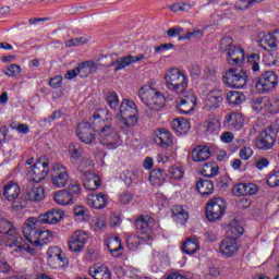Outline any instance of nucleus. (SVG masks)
<instances>
[{
	"mask_svg": "<svg viewBox=\"0 0 279 279\" xmlns=\"http://www.w3.org/2000/svg\"><path fill=\"white\" fill-rule=\"evenodd\" d=\"M107 247L114 258H119V256L123 254V245L121 244V239L117 236L109 240Z\"/></svg>",
	"mask_w": 279,
	"mask_h": 279,
	"instance_id": "nucleus-37",
	"label": "nucleus"
},
{
	"mask_svg": "<svg viewBox=\"0 0 279 279\" xmlns=\"http://www.w3.org/2000/svg\"><path fill=\"white\" fill-rule=\"evenodd\" d=\"M220 141H222V143H232V141H234V134H232V132H225L221 134Z\"/></svg>",
	"mask_w": 279,
	"mask_h": 279,
	"instance_id": "nucleus-63",
	"label": "nucleus"
},
{
	"mask_svg": "<svg viewBox=\"0 0 279 279\" xmlns=\"http://www.w3.org/2000/svg\"><path fill=\"white\" fill-rule=\"evenodd\" d=\"M247 64L251 66L254 73H257V71H260V54L258 53L248 54Z\"/></svg>",
	"mask_w": 279,
	"mask_h": 279,
	"instance_id": "nucleus-43",
	"label": "nucleus"
},
{
	"mask_svg": "<svg viewBox=\"0 0 279 279\" xmlns=\"http://www.w3.org/2000/svg\"><path fill=\"white\" fill-rule=\"evenodd\" d=\"M41 228L43 227H35L34 222L27 221L22 230L26 241L35 247H43V245H47V243L53 241V233L49 230L43 231Z\"/></svg>",
	"mask_w": 279,
	"mask_h": 279,
	"instance_id": "nucleus-3",
	"label": "nucleus"
},
{
	"mask_svg": "<svg viewBox=\"0 0 279 279\" xmlns=\"http://www.w3.org/2000/svg\"><path fill=\"white\" fill-rule=\"evenodd\" d=\"M134 199V194L126 192L120 195L119 202L120 204H130Z\"/></svg>",
	"mask_w": 279,
	"mask_h": 279,
	"instance_id": "nucleus-59",
	"label": "nucleus"
},
{
	"mask_svg": "<svg viewBox=\"0 0 279 279\" xmlns=\"http://www.w3.org/2000/svg\"><path fill=\"white\" fill-rule=\"evenodd\" d=\"M198 250L199 241H197V238H187L181 245V252H183V254H187L189 256H191V254H195Z\"/></svg>",
	"mask_w": 279,
	"mask_h": 279,
	"instance_id": "nucleus-33",
	"label": "nucleus"
},
{
	"mask_svg": "<svg viewBox=\"0 0 279 279\" xmlns=\"http://www.w3.org/2000/svg\"><path fill=\"white\" fill-rule=\"evenodd\" d=\"M219 250L222 256L232 258L239 252V244L234 239L225 238L219 245Z\"/></svg>",
	"mask_w": 279,
	"mask_h": 279,
	"instance_id": "nucleus-24",
	"label": "nucleus"
},
{
	"mask_svg": "<svg viewBox=\"0 0 279 279\" xmlns=\"http://www.w3.org/2000/svg\"><path fill=\"white\" fill-rule=\"evenodd\" d=\"M148 179L153 186H162L167 181V173L163 169H155L151 170Z\"/></svg>",
	"mask_w": 279,
	"mask_h": 279,
	"instance_id": "nucleus-31",
	"label": "nucleus"
},
{
	"mask_svg": "<svg viewBox=\"0 0 279 279\" xmlns=\"http://www.w3.org/2000/svg\"><path fill=\"white\" fill-rule=\"evenodd\" d=\"M3 194L8 202H14V199H17L19 195H21V187L19 186V184L10 182L4 186Z\"/></svg>",
	"mask_w": 279,
	"mask_h": 279,
	"instance_id": "nucleus-32",
	"label": "nucleus"
},
{
	"mask_svg": "<svg viewBox=\"0 0 279 279\" xmlns=\"http://www.w3.org/2000/svg\"><path fill=\"white\" fill-rule=\"evenodd\" d=\"M85 165L86 161L83 160L77 168L78 173H82L83 186L87 189V191H97V189L101 186V179L96 173L84 171Z\"/></svg>",
	"mask_w": 279,
	"mask_h": 279,
	"instance_id": "nucleus-15",
	"label": "nucleus"
},
{
	"mask_svg": "<svg viewBox=\"0 0 279 279\" xmlns=\"http://www.w3.org/2000/svg\"><path fill=\"white\" fill-rule=\"evenodd\" d=\"M99 142L107 149H117L121 145V137L114 132L112 125L105 124L100 130Z\"/></svg>",
	"mask_w": 279,
	"mask_h": 279,
	"instance_id": "nucleus-10",
	"label": "nucleus"
},
{
	"mask_svg": "<svg viewBox=\"0 0 279 279\" xmlns=\"http://www.w3.org/2000/svg\"><path fill=\"white\" fill-rule=\"evenodd\" d=\"M108 203V198L105 194H89L87 196V204L90 208H95L96 210H101V208H106V204Z\"/></svg>",
	"mask_w": 279,
	"mask_h": 279,
	"instance_id": "nucleus-26",
	"label": "nucleus"
},
{
	"mask_svg": "<svg viewBox=\"0 0 279 279\" xmlns=\"http://www.w3.org/2000/svg\"><path fill=\"white\" fill-rule=\"evenodd\" d=\"M226 199L221 197L211 198L206 206L205 215L208 221H219L226 215Z\"/></svg>",
	"mask_w": 279,
	"mask_h": 279,
	"instance_id": "nucleus-8",
	"label": "nucleus"
},
{
	"mask_svg": "<svg viewBox=\"0 0 279 279\" xmlns=\"http://www.w3.org/2000/svg\"><path fill=\"white\" fill-rule=\"evenodd\" d=\"M25 199L28 202H43L45 199V189L38 183H29L26 187Z\"/></svg>",
	"mask_w": 279,
	"mask_h": 279,
	"instance_id": "nucleus-22",
	"label": "nucleus"
},
{
	"mask_svg": "<svg viewBox=\"0 0 279 279\" xmlns=\"http://www.w3.org/2000/svg\"><path fill=\"white\" fill-rule=\"evenodd\" d=\"M225 126L228 128V130H241V128H243V118L235 112L229 113L226 116Z\"/></svg>",
	"mask_w": 279,
	"mask_h": 279,
	"instance_id": "nucleus-29",
	"label": "nucleus"
},
{
	"mask_svg": "<svg viewBox=\"0 0 279 279\" xmlns=\"http://www.w3.org/2000/svg\"><path fill=\"white\" fill-rule=\"evenodd\" d=\"M106 101L111 110H117V108H119V95L114 92L107 93Z\"/></svg>",
	"mask_w": 279,
	"mask_h": 279,
	"instance_id": "nucleus-48",
	"label": "nucleus"
},
{
	"mask_svg": "<svg viewBox=\"0 0 279 279\" xmlns=\"http://www.w3.org/2000/svg\"><path fill=\"white\" fill-rule=\"evenodd\" d=\"M222 80L230 88H245L247 84V76L243 70L238 69H229Z\"/></svg>",
	"mask_w": 279,
	"mask_h": 279,
	"instance_id": "nucleus-13",
	"label": "nucleus"
},
{
	"mask_svg": "<svg viewBox=\"0 0 279 279\" xmlns=\"http://www.w3.org/2000/svg\"><path fill=\"white\" fill-rule=\"evenodd\" d=\"M154 226H156V221L149 215L140 216L135 220V229L141 236L130 235L126 239V246L131 252H136L138 245H143L145 241H154V238L156 236L154 233Z\"/></svg>",
	"mask_w": 279,
	"mask_h": 279,
	"instance_id": "nucleus-1",
	"label": "nucleus"
},
{
	"mask_svg": "<svg viewBox=\"0 0 279 279\" xmlns=\"http://www.w3.org/2000/svg\"><path fill=\"white\" fill-rule=\"evenodd\" d=\"M206 134H217L219 132V121L211 120L206 122Z\"/></svg>",
	"mask_w": 279,
	"mask_h": 279,
	"instance_id": "nucleus-50",
	"label": "nucleus"
},
{
	"mask_svg": "<svg viewBox=\"0 0 279 279\" xmlns=\"http://www.w3.org/2000/svg\"><path fill=\"white\" fill-rule=\"evenodd\" d=\"M89 276L94 279H112V272L106 265L89 267Z\"/></svg>",
	"mask_w": 279,
	"mask_h": 279,
	"instance_id": "nucleus-27",
	"label": "nucleus"
},
{
	"mask_svg": "<svg viewBox=\"0 0 279 279\" xmlns=\"http://www.w3.org/2000/svg\"><path fill=\"white\" fill-rule=\"evenodd\" d=\"M258 185L254 183H238L232 187L235 197H245L247 195H256Z\"/></svg>",
	"mask_w": 279,
	"mask_h": 279,
	"instance_id": "nucleus-23",
	"label": "nucleus"
},
{
	"mask_svg": "<svg viewBox=\"0 0 279 279\" xmlns=\"http://www.w3.org/2000/svg\"><path fill=\"white\" fill-rule=\"evenodd\" d=\"M177 108L181 114H191L193 110H195V104H192L191 101L186 102L184 100H180V102L177 105Z\"/></svg>",
	"mask_w": 279,
	"mask_h": 279,
	"instance_id": "nucleus-46",
	"label": "nucleus"
},
{
	"mask_svg": "<svg viewBox=\"0 0 279 279\" xmlns=\"http://www.w3.org/2000/svg\"><path fill=\"white\" fill-rule=\"evenodd\" d=\"M260 45L264 49L269 50V49H276L278 47V45L276 44V39L274 37L272 33H268L266 34L262 40H260Z\"/></svg>",
	"mask_w": 279,
	"mask_h": 279,
	"instance_id": "nucleus-41",
	"label": "nucleus"
},
{
	"mask_svg": "<svg viewBox=\"0 0 279 279\" xmlns=\"http://www.w3.org/2000/svg\"><path fill=\"white\" fill-rule=\"evenodd\" d=\"M3 73L9 77H14L21 73V65L11 64L10 66H7L5 69H3Z\"/></svg>",
	"mask_w": 279,
	"mask_h": 279,
	"instance_id": "nucleus-49",
	"label": "nucleus"
},
{
	"mask_svg": "<svg viewBox=\"0 0 279 279\" xmlns=\"http://www.w3.org/2000/svg\"><path fill=\"white\" fill-rule=\"evenodd\" d=\"M51 184L56 189H64L69 184V170L61 163H54L50 169Z\"/></svg>",
	"mask_w": 279,
	"mask_h": 279,
	"instance_id": "nucleus-14",
	"label": "nucleus"
},
{
	"mask_svg": "<svg viewBox=\"0 0 279 279\" xmlns=\"http://www.w3.org/2000/svg\"><path fill=\"white\" fill-rule=\"evenodd\" d=\"M118 128L124 134H130L138 123V107L132 100L124 99L117 113Z\"/></svg>",
	"mask_w": 279,
	"mask_h": 279,
	"instance_id": "nucleus-2",
	"label": "nucleus"
},
{
	"mask_svg": "<svg viewBox=\"0 0 279 279\" xmlns=\"http://www.w3.org/2000/svg\"><path fill=\"white\" fill-rule=\"evenodd\" d=\"M201 173L204 178H215V175L219 173V166H217V162L215 161L207 162L203 166Z\"/></svg>",
	"mask_w": 279,
	"mask_h": 279,
	"instance_id": "nucleus-39",
	"label": "nucleus"
},
{
	"mask_svg": "<svg viewBox=\"0 0 279 279\" xmlns=\"http://www.w3.org/2000/svg\"><path fill=\"white\" fill-rule=\"evenodd\" d=\"M196 189L203 197H208V195H213V191H215V184L213 181L208 179H199L196 182Z\"/></svg>",
	"mask_w": 279,
	"mask_h": 279,
	"instance_id": "nucleus-30",
	"label": "nucleus"
},
{
	"mask_svg": "<svg viewBox=\"0 0 279 279\" xmlns=\"http://www.w3.org/2000/svg\"><path fill=\"white\" fill-rule=\"evenodd\" d=\"M49 86L52 88H60V86H62V76H54L50 78Z\"/></svg>",
	"mask_w": 279,
	"mask_h": 279,
	"instance_id": "nucleus-62",
	"label": "nucleus"
},
{
	"mask_svg": "<svg viewBox=\"0 0 279 279\" xmlns=\"http://www.w3.org/2000/svg\"><path fill=\"white\" fill-rule=\"evenodd\" d=\"M172 218L177 223H181V226H184L186 221H189V211L184 209V207L177 205L172 207Z\"/></svg>",
	"mask_w": 279,
	"mask_h": 279,
	"instance_id": "nucleus-35",
	"label": "nucleus"
},
{
	"mask_svg": "<svg viewBox=\"0 0 279 279\" xmlns=\"http://www.w3.org/2000/svg\"><path fill=\"white\" fill-rule=\"evenodd\" d=\"M155 143H157L159 147L163 148L173 146L171 132L167 129H158L155 131Z\"/></svg>",
	"mask_w": 279,
	"mask_h": 279,
	"instance_id": "nucleus-25",
	"label": "nucleus"
},
{
	"mask_svg": "<svg viewBox=\"0 0 279 279\" xmlns=\"http://www.w3.org/2000/svg\"><path fill=\"white\" fill-rule=\"evenodd\" d=\"M80 69L82 75H90V73H95V71H97V63L94 61H84L80 64Z\"/></svg>",
	"mask_w": 279,
	"mask_h": 279,
	"instance_id": "nucleus-45",
	"label": "nucleus"
},
{
	"mask_svg": "<svg viewBox=\"0 0 279 279\" xmlns=\"http://www.w3.org/2000/svg\"><path fill=\"white\" fill-rule=\"evenodd\" d=\"M254 154V150H252L251 147L244 146L240 149V158L241 160H250Z\"/></svg>",
	"mask_w": 279,
	"mask_h": 279,
	"instance_id": "nucleus-55",
	"label": "nucleus"
},
{
	"mask_svg": "<svg viewBox=\"0 0 279 279\" xmlns=\"http://www.w3.org/2000/svg\"><path fill=\"white\" fill-rule=\"evenodd\" d=\"M0 234H4L7 239V247H17V250H26L27 252H33L31 247H26L23 243V236L21 235V232L14 227V225L7 220L1 219L0 220Z\"/></svg>",
	"mask_w": 279,
	"mask_h": 279,
	"instance_id": "nucleus-6",
	"label": "nucleus"
},
{
	"mask_svg": "<svg viewBox=\"0 0 279 279\" xmlns=\"http://www.w3.org/2000/svg\"><path fill=\"white\" fill-rule=\"evenodd\" d=\"M219 51L227 53V61L232 66H241L245 61V50L239 46H234L232 37L227 36L220 40Z\"/></svg>",
	"mask_w": 279,
	"mask_h": 279,
	"instance_id": "nucleus-5",
	"label": "nucleus"
},
{
	"mask_svg": "<svg viewBox=\"0 0 279 279\" xmlns=\"http://www.w3.org/2000/svg\"><path fill=\"white\" fill-rule=\"evenodd\" d=\"M175 94L179 95L181 99L180 101H185L187 104L191 101V104L194 105L197 104V97L191 89H184L183 92H177Z\"/></svg>",
	"mask_w": 279,
	"mask_h": 279,
	"instance_id": "nucleus-44",
	"label": "nucleus"
},
{
	"mask_svg": "<svg viewBox=\"0 0 279 279\" xmlns=\"http://www.w3.org/2000/svg\"><path fill=\"white\" fill-rule=\"evenodd\" d=\"M64 217V214L60 209H51L45 214L39 215L36 217H29L27 219L28 223H33L35 228H43L44 223L48 225H56L59 223Z\"/></svg>",
	"mask_w": 279,
	"mask_h": 279,
	"instance_id": "nucleus-9",
	"label": "nucleus"
},
{
	"mask_svg": "<svg viewBox=\"0 0 279 279\" xmlns=\"http://www.w3.org/2000/svg\"><path fill=\"white\" fill-rule=\"evenodd\" d=\"M243 232H245V230L241 225L230 226L227 230L226 239H234L236 241V239L242 236Z\"/></svg>",
	"mask_w": 279,
	"mask_h": 279,
	"instance_id": "nucleus-42",
	"label": "nucleus"
},
{
	"mask_svg": "<svg viewBox=\"0 0 279 279\" xmlns=\"http://www.w3.org/2000/svg\"><path fill=\"white\" fill-rule=\"evenodd\" d=\"M223 104V92L221 89L210 90L205 98L207 110H217Z\"/></svg>",
	"mask_w": 279,
	"mask_h": 279,
	"instance_id": "nucleus-20",
	"label": "nucleus"
},
{
	"mask_svg": "<svg viewBox=\"0 0 279 279\" xmlns=\"http://www.w3.org/2000/svg\"><path fill=\"white\" fill-rule=\"evenodd\" d=\"M68 193H70V195L73 197V201L75 202V196L82 193V187L80 186V183H70V185L68 186Z\"/></svg>",
	"mask_w": 279,
	"mask_h": 279,
	"instance_id": "nucleus-53",
	"label": "nucleus"
},
{
	"mask_svg": "<svg viewBox=\"0 0 279 279\" xmlns=\"http://www.w3.org/2000/svg\"><path fill=\"white\" fill-rule=\"evenodd\" d=\"M254 2L251 0H240L235 2V10H250V8H254Z\"/></svg>",
	"mask_w": 279,
	"mask_h": 279,
	"instance_id": "nucleus-54",
	"label": "nucleus"
},
{
	"mask_svg": "<svg viewBox=\"0 0 279 279\" xmlns=\"http://www.w3.org/2000/svg\"><path fill=\"white\" fill-rule=\"evenodd\" d=\"M88 43V38L86 37H76L74 39H69L65 41V47H80V45H86Z\"/></svg>",
	"mask_w": 279,
	"mask_h": 279,
	"instance_id": "nucleus-52",
	"label": "nucleus"
},
{
	"mask_svg": "<svg viewBox=\"0 0 279 279\" xmlns=\"http://www.w3.org/2000/svg\"><path fill=\"white\" fill-rule=\"evenodd\" d=\"M80 73H82V69H80V65L73 70H69L64 77L65 80H73L74 77H77V75H80Z\"/></svg>",
	"mask_w": 279,
	"mask_h": 279,
	"instance_id": "nucleus-58",
	"label": "nucleus"
},
{
	"mask_svg": "<svg viewBox=\"0 0 279 279\" xmlns=\"http://www.w3.org/2000/svg\"><path fill=\"white\" fill-rule=\"evenodd\" d=\"M122 180H124L125 184L128 186H131V184L136 183V181L141 180L143 178V170H126L121 175Z\"/></svg>",
	"mask_w": 279,
	"mask_h": 279,
	"instance_id": "nucleus-38",
	"label": "nucleus"
},
{
	"mask_svg": "<svg viewBox=\"0 0 279 279\" xmlns=\"http://www.w3.org/2000/svg\"><path fill=\"white\" fill-rule=\"evenodd\" d=\"M25 206H26L25 201H23V198L13 199V203H12L13 210H23Z\"/></svg>",
	"mask_w": 279,
	"mask_h": 279,
	"instance_id": "nucleus-61",
	"label": "nucleus"
},
{
	"mask_svg": "<svg viewBox=\"0 0 279 279\" xmlns=\"http://www.w3.org/2000/svg\"><path fill=\"white\" fill-rule=\"evenodd\" d=\"M49 174V160L43 161V159H39L36 163H34L31 167V170L28 171V175H31L32 181L36 182H43Z\"/></svg>",
	"mask_w": 279,
	"mask_h": 279,
	"instance_id": "nucleus-16",
	"label": "nucleus"
},
{
	"mask_svg": "<svg viewBox=\"0 0 279 279\" xmlns=\"http://www.w3.org/2000/svg\"><path fill=\"white\" fill-rule=\"evenodd\" d=\"M87 241L88 235L84 231H75L70 238L69 250H71V252H82Z\"/></svg>",
	"mask_w": 279,
	"mask_h": 279,
	"instance_id": "nucleus-21",
	"label": "nucleus"
},
{
	"mask_svg": "<svg viewBox=\"0 0 279 279\" xmlns=\"http://www.w3.org/2000/svg\"><path fill=\"white\" fill-rule=\"evenodd\" d=\"M141 60H145V54H137L132 56L128 54L125 57H120L116 61H112L109 66H113L114 73H118V71H123L126 66H130V64H134L136 62H141Z\"/></svg>",
	"mask_w": 279,
	"mask_h": 279,
	"instance_id": "nucleus-19",
	"label": "nucleus"
},
{
	"mask_svg": "<svg viewBox=\"0 0 279 279\" xmlns=\"http://www.w3.org/2000/svg\"><path fill=\"white\" fill-rule=\"evenodd\" d=\"M196 36H202V31L187 32L185 35L179 36V40H191V38Z\"/></svg>",
	"mask_w": 279,
	"mask_h": 279,
	"instance_id": "nucleus-57",
	"label": "nucleus"
},
{
	"mask_svg": "<svg viewBox=\"0 0 279 279\" xmlns=\"http://www.w3.org/2000/svg\"><path fill=\"white\" fill-rule=\"evenodd\" d=\"M171 128L179 136H182V134H186L189 130H191V124L189 123V120L182 118V119H175L171 123Z\"/></svg>",
	"mask_w": 279,
	"mask_h": 279,
	"instance_id": "nucleus-36",
	"label": "nucleus"
},
{
	"mask_svg": "<svg viewBox=\"0 0 279 279\" xmlns=\"http://www.w3.org/2000/svg\"><path fill=\"white\" fill-rule=\"evenodd\" d=\"M70 154H71V158H73V160H80V158L84 154V149H82L80 146H77L75 144H71L70 145Z\"/></svg>",
	"mask_w": 279,
	"mask_h": 279,
	"instance_id": "nucleus-51",
	"label": "nucleus"
},
{
	"mask_svg": "<svg viewBox=\"0 0 279 279\" xmlns=\"http://www.w3.org/2000/svg\"><path fill=\"white\" fill-rule=\"evenodd\" d=\"M48 263L52 267H68L69 258L66 254L60 250L58 246H52L47 251Z\"/></svg>",
	"mask_w": 279,
	"mask_h": 279,
	"instance_id": "nucleus-18",
	"label": "nucleus"
},
{
	"mask_svg": "<svg viewBox=\"0 0 279 279\" xmlns=\"http://www.w3.org/2000/svg\"><path fill=\"white\" fill-rule=\"evenodd\" d=\"M138 97L149 110L158 112L165 108V96L158 89L151 87V85H143L138 90Z\"/></svg>",
	"mask_w": 279,
	"mask_h": 279,
	"instance_id": "nucleus-4",
	"label": "nucleus"
},
{
	"mask_svg": "<svg viewBox=\"0 0 279 279\" xmlns=\"http://www.w3.org/2000/svg\"><path fill=\"white\" fill-rule=\"evenodd\" d=\"M85 123H89L94 131L99 132V130L102 128L101 124L104 123V120L99 113H94L89 121Z\"/></svg>",
	"mask_w": 279,
	"mask_h": 279,
	"instance_id": "nucleus-47",
	"label": "nucleus"
},
{
	"mask_svg": "<svg viewBox=\"0 0 279 279\" xmlns=\"http://www.w3.org/2000/svg\"><path fill=\"white\" fill-rule=\"evenodd\" d=\"M76 136L85 145H93L97 141V131H94L89 123L81 122L76 129Z\"/></svg>",
	"mask_w": 279,
	"mask_h": 279,
	"instance_id": "nucleus-17",
	"label": "nucleus"
},
{
	"mask_svg": "<svg viewBox=\"0 0 279 279\" xmlns=\"http://www.w3.org/2000/svg\"><path fill=\"white\" fill-rule=\"evenodd\" d=\"M54 202L60 206H71V204H74L73 196L66 190L56 192Z\"/></svg>",
	"mask_w": 279,
	"mask_h": 279,
	"instance_id": "nucleus-34",
	"label": "nucleus"
},
{
	"mask_svg": "<svg viewBox=\"0 0 279 279\" xmlns=\"http://www.w3.org/2000/svg\"><path fill=\"white\" fill-rule=\"evenodd\" d=\"M227 101L232 106H241L245 101V95L241 92L231 90L227 94Z\"/></svg>",
	"mask_w": 279,
	"mask_h": 279,
	"instance_id": "nucleus-40",
	"label": "nucleus"
},
{
	"mask_svg": "<svg viewBox=\"0 0 279 279\" xmlns=\"http://www.w3.org/2000/svg\"><path fill=\"white\" fill-rule=\"evenodd\" d=\"M276 138H278V130L274 125H269L260 132L256 141L257 149H262L263 151L271 149L276 145Z\"/></svg>",
	"mask_w": 279,
	"mask_h": 279,
	"instance_id": "nucleus-12",
	"label": "nucleus"
},
{
	"mask_svg": "<svg viewBox=\"0 0 279 279\" xmlns=\"http://www.w3.org/2000/svg\"><path fill=\"white\" fill-rule=\"evenodd\" d=\"M211 156L210 148L208 146H196L192 150L193 162H206Z\"/></svg>",
	"mask_w": 279,
	"mask_h": 279,
	"instance_id": "nucleus-28",
	"label": "nucleus"
},
{
	"mask_svg": "<svg viewBox=\"0 0 279 279\" xmlns=\"http://www.w3.org/2000/svg\"><path fill=\"white\" fill-rule=\"evenodd\" d=\"M267 185L274 189L275 186H279V179L276 174H272L267 180Z\"/></svg>",
	"mask_w": 279,
	"mask_h": 279,
	"instance_id": "nucleus-64",
	"label": "nucleus"
},
{
	"mask_svg": "<svg viewBox=\"0 0 279 279\" xmlns=\"http://www.w3.org/2000/svg\"><path fill=\"white\" fill-rule=\"evenodd\" d=\"M278 86V75L274 71L264 72L255 84L257 93L263 95L271 93Z\"/></svg>",
	"mask_w": 279,
	"mask_h": 279,
	"instance_id": "nucleus-11",
	"label": "nucleus"
},
{
	"mask_svg": "<svg viewBox=\"0 0 279 279\" xmlns=\"http://www.w3.org/2000/svg\"><path fill=\"white\" fill-rule=\"evenodd\" d=\"M184 32V28L178 26V27H172L167 31V35L169 38H173L175 36H180Z\"/></svg>",
	"mask_w": 279,
	"mask_h": 279,
	"instance_id": "nucleus-60",
	"label": "nucleus"
},
{
	"mask_svg": "<svg viewBox=\"0 0 279 279\" xmlns=\"http://www.w3.org/2000/svg\"><path fill=\"white\" fill-rule=\"evenodd\" d=\"M166 86L171 93H182L189 88V77L178 68L168 70L165 74Z\"/></svg>",
	"mask_w": 279,
	"mask_h": 279,
	"instance_id": "nucleus-7",
	"label": "nucleus"
},
{
	"mask_svg": "<svg viewBox=\"0 0 279 279\" xmlns=\"http://www.w3.org/2000/svg\"><path fill=\"white\" fill-rule=\"evenodd\" d=\"M170 178H173V180H180L182 175H184V172H182V169L179 167H171L169 170Z\"/></svg>",
	"mask_w": 279,
	"mask_h": 279,
	"instance_id": "nucleus-56",
	"label": "nucleus"
}]
</instances>
